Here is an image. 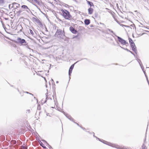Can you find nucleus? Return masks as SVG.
<instances>
[{
  "label": "nucleus",
  "instance_id": "obj_1",
  "mask_svg": "<svg viewBox=\"0 0 149 149\" xmlns=\"http://www.w3.org/2000/svg\"><path fill=\"white\" fill-rule=\"evenodd\" d=\"M61 15L66 19L70 20L72 19V17L70 15L69 12L66 10L62 9L61 10Z\"/></svg>",
  "mask_w": 149,
  "mask_h": 149
},
{
  "label": "nucleus",
  "instance_id": "obj_2",
  "mask_svg": "<svg viewBox=\"0 0 149 149\" xmlns=\"http://www.w3.org/2000/svg\"><path fill=\"white\" fill-rule=\"evenodd\" d=\"M20 5L19 4L14 2L10 4L9 6V7L10 9H12L13 11L15 12V11L17 9V8L20 7Z\"/></svg>",
  "mask_w": 149,
  "mask_h": 149
},
{
  "label": "nucleus",
  "instance_id": "obj_3",
  "mask_svg": "<svg viewBox=\"0 0 149 149\" xmlns=\"http://www.w3.org/2000/svg\"><path fill=\"white\" fill-rule=\"evenodd\" d=\"M14 42L16 43L21 45H26V41L24 39H21L19 37H18Z\"/></svg>",
  "mask_w": 149,
  "mask_h": 149
},
{
  "label": "nucleus",
  "instance_id": "obj_4",
  "mask_svg": "<svg viewBox=\"0 0 149 149\" xmlns=\"http://www.w3.org/2000/svg\"><path fill=\"white\" fill-rule=\"evenodd\" d=\"M118 38L119 42H120V43L121 44H122L126 45L127 44H128L127 42H126V41H125V40L119 37H118Z\"/></svg>",
  "mask_w": 149,
  "mask_h": 149
},
{
  "label": "nucleus",
  "instance_id": "obj_5",
  "mask_svg": "<svg viewBox=\"0 0 149 149\" xmlns=\"http://www.w3.org/2000/svg\"><path fill=\"white\" fill-rule=\"evenodd\" d=\"M130 45L131 47L132 48V50L135 52L136 51V47L134 43L130 44Z\"/></svg>",
  "mask_w": 149,
  "mask_h": 149
},
{
  "label": "nucleus",
  "instance_id": "obj_6",
  "mask_svg": "<svg viewBox=\"0 0 149 149\" xmlns=\"http://www.w3.org/2000/svg\"><path fill=\"white\" fill-rule=\"evenodd\" d=\"M70 30L71 32L74 34H76L77 33V31L72 26H70Z\"/></svg>",
  "mask_w": 149,
  "mask_h": 149
},
{
  "label": "nucleus",
  "instance_id": "obj_7",
  "mask_svg": "<svg viewBox=\"0 0 149 149\" xmlns=\"http://www.w3.org/2000/svg\"><path fill=\"white\" fill-rule=\"evenodd\" d=\"M74 64H75V63L72 65L69 69V75H70L71 74L72 70L74 67Z\"/></svg>",
  "mask_w": 149,
  "mask_h": 149
},
{
  "label": "nucleus",
  "instance_id": "obj_8",
  "mask_svg": "<svg viewBox=\"0 0 149 149\" xmlns=\"http://www.w3.org/2000/svg\"><path fill=\"white\" fill-rule=\"evenodd\" d=\"M110 146L113 147H115L117 148L118 149H121L122 147L121 146L118 145H116L115 144H111Z\"/></svg>",
  "mask_w": 149,
  "mask_h": 149
},
{
  "label": "nucleus",
  "instance_id": "obj_9",
  "mask_svg": "<svg viewBox=\"0 0 149 149\" xmlns=\"http://www.w3.org/2000/svg\"><path fill=\"white\" fill-rule=\"evenodd\" d=\"M88 14H92L93 12V8L90 7L88 10Z\"/></svg>",
  "mask_w": 149,
  "mask_h": 149
},
{
  "label": "nucleus",
  "instance_id": "obj_10",
  "mask_svg": "<svg viewBox=\"0 0 149 149\" xmlns=\"http://www.w3.org/2000/svg\"><path fill=\"white\" fill-rule=\"evenodd\" d=\"M34 21L36 23H38V24H41V22L40 20L38 19L34 18Z\"/></svg>",
  "mask_w": 149,
  "mask_h": 149
},
{
  "label": "nucleus",
  "instance_id": "obj_11",
  "mask_svg": "<svg viewBox=\"0 0 149 149\" xmlns=\"http://www.w3.org/2000/svg\"><path fill=\"white\" fill-rule=\"evenodd\" d=\"M84 22L85 24L88 25L90 23V20L89 19H86L84 20Z\"/></svg>",
  "mask_w": 149,
  "mask_h": 149
},
{
  "label": "nucleus",
  "instance_id": "obj_12",
  "mask_svg": "<svg viewBox=\"0 0 149 149\" xmlns=\"http://www.w3.org/2000/svg\"><path fill=\"white\" fill-rule=\"evenodd\" d=\"M40 146H42L44 148H46V147L45 146V145L44 144H43V143L42 142H40Z\"/></svg>",
  "mask_w": 149,
  "mask_h": 149
},
{
  "label": "nucleus",
  "instance_id": "obj_13",
  "mask_svg": "<svg viewBox=\"0 0 149 149\" xmlns=\"http://www.w3.org/2000/svg\"><path fill=\"white\" fill-rule=\"evenodd\" d=\"M21 7L22 8L24 9H28V7L26 5H22V6Z\"/></svg>",
  "mask_w": 149,
  "mask_h": 149
},
{
  "label": "nucleus",
  "instance_id": "obj_14",
  "mask_svg": "<svg viewBox=\"0 0 149 149\" xmlns=\"http://www.w3.org/2000/svg\"><path fill=\"white\" fill-rule=\"evenodd\" d=\"M10 143L11 144L14 145L16 143V141L14 140H12L10 141Z\"/></svg>",
  "mask_w": 149,
  "mask_h": 149
},
{
  "label": "nucleus",
  "instance_id": "obj_15",
  "mask_svg": "<svg viewBox=\"0 0 149 149\" xmlns=\"http://www.w3.org/2000/svg\"><path fill=\"white\" fill-rule=\"evenodd\" d=\"M5 3V0H0V5L3 4Z\"/></svg>",
  "mask_w": 149,
  "mask_h": 149
},
{
  "label": "nucleus",
  "instance_id": "obj_16",
  "mask_svg": "<svg viewBox=\"0 0 149 149\" xmlns=\"http://www.w3.org/2000/svg\"><path fill=\"white\" fill-rule=\"evenodd\" d=\"M129 43H130V44H131L132 43H134V42H133L132 40L130 38H129Z\"/></svg>",
  "mask_w": 149,
  "mask_h": 149
},
{
  "label": "nucleus",
  "instance_id": "obj_17",
  "mask_svg": "<svg viewBox=\"0 0 149 149\" xmlns=\"http://www.w3.org/2000/svg\"><path fill=\"white\" fill-rule=\"evenodd\" d=\"M22 11L21 10H19L18 11H17L16 13L18 15H19L22 12Z\"/></svg>",
  "mask_w": 149,
  "mask_h": 149
},
{
  "label": "nucleus",
  "instance_id": "obj_18",
  "mask_svg": "<svg viewBox=\"0 0 149 149\" xmlns=\"http://www.w3.org/2000/svg\"><path fill=\"white\" fill-rule=\"evenodd\" d=\"M19 149H27V148L26 146H22Z\"/></svg>",
  "mask_w": 149,
  "mask_h": 149
},
{
  "label": "nucleus",
  "instance_id": "obj_19",
  "mask_svg": "<svg viewBox=\"0 0 149 149\" xmlns=\"http://www.w3.org/2000/svg\"><path fill=\"white\" fill-rule=\"evenodd\" d=\"M29 31H30V33L31 35H33L34 34V33H33V31H32V30H31V29H30Z\"/></svg>",
  "mask_w": 149,
  "mask_h": 149
},
{
  "label": "nucleus",
  "instance_id": "obj_20",
  "mask_svg": "<svg viewBox=\"0 0 149 149\" xmlns=\"http://www.w3.org/2000/svg\"><path fill=\"white\" fill-rule=\"evenodd\" d=\"M88 3L91 6V4L93 5V3H91L89 1H87Z\"/></svg>",
  "mask_w": 149,
  "mask_h": 149
},
{
  "label": "nucleus",
  "instance_id": "obj_21",
  "mask_svg": "<svg viewBox=\"0 0 149 149\" xmlns=\"http://www.w3.org/2000/svg\"><path fill=\"white\" fill-rule=\"evenodd\" d=\"M125 50L128 51V52H131V53H132V52L130 50H129L128 49H127V48H125H125H123Z\"/></svg>",
  "mask_w": 149,
  "mask_h": 149
}]
</instances>
